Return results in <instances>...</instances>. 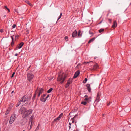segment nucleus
I'll return each instance as SVG.
<instances>
[{
  "mask_svg": "<svg viewBox=\"0 0 131 131\" xmlns=\"http://www.w3.org/2000/svg\"><path fill=\"white\" fill-rule=\"evenodd\" d=\"M5 8H6L7 9V10H8L9 12H10V10L9 9H8V8H7L6 6H5Z\"/></svg>",
  "mask_w": 131,
  "mask_h": 131,
  "instance_id": "nucleus-40",
  "label": "nucleus"
},
{
  "mask_svg": "<svg viewBox=\"0 0 131 131\" xmlns=\"http://www.w3.org/2000/svg\"><path fill=\"white\" fill-rule=\"evenodd\" d=\"M43 91V89L42 88H40L38 90H37L36 91L35 93L36 94V95H37L38 97H39L40 94L42 93Z\"/></svg>",
  "mask_w": 131,
  "mask_h": 131,
  "instance_id": "nucleus-4",
  "label": "nucleus"
},
{
  "mask_svg": "<svg viewBox=\"0 0 131 131\" xmlns=\"http://www.w3.org/2000/svg\"><path fill=\"white\" fill-rule=\"evenodd\" d=\"M96 57H94V59H96Z\"/></svg>",
  "mask_w": 131,
  "mask_h": 131,
  "instance_id": "nucleus-59",
  "label": "nucleus"
},
{
  "mask_svg": "<svg viewBox=\"0 0 131 131\" xmlns=\"http://www.w3.org/2000/svg\"><path fill=\"white\" fill-rule=\"evenodd\" d=\"M26 2L30 6H31L32 5L31 3H30L29 1H26Z\"/></svg>",
  "mask_w": 131,
  "mask_h": 131,
  "instance_id": "nucleus-27",
  "label": "nucleus"
},
{
  "mask_svg": "<svg viewBox=\"0 0 131 131\" xmlns=\"http://www.w3.org/2000/svg\"><path fill=\"white\" fill-rule=\"evenodd\" d=\"M16 117V115L15 114H13L12 115L9 122V124H11L13 122Z\"/></svg>",
  "mask_w": 131,
  "mask_h": 131,
  "instance_id": "nucleus-3",
  "label": "nucleus"
},
{
  "mask_svg": "<svg viewBox=\"0 0 131 131\" xmlns=\"http://www.w3.org/2000/svg\"><path fill=\"white\" fill-rule=\"evenodd\" d=\"M31 66H30L29 67L27 68L26 71H28L29 69H30V67H31Z\"/></svg>",
  "mask_w": 131,
  "mask_h": 131,
  "instance_id": "nucleus-44",
  "label": "nucleus"
},
{
  "mask_svg": "<svg viewBox=\"0 0 131 131\" xmlns=\"http://www.w3.org/2000/svg\"><path fill=\"white\" fill-rule=\"evenodd\" d=\"M104 114H103V117L104 116Z\"/></svg>",
  "mask_w": 131,
  "mask_h": 131,
  "instance_id": "nucleus-60",
  "label": "nucleus"
},
{
  "mask_svg": "<svg viewBox=\"0 0 131 131\" xmlns=\"http://www.w3.org/2000/svg\"><path fill=\"white\" fill-rule=\"evenodd\" d=\"M14 41H12V42L11 43V46H13V45L14 44Z\"/></svg>",
  "mask_w": 131,
  "mask_h": 131,
  "instance_id": "nucleus-31",
  "label": "nucleus"
},
{
  "mask_svg": "<svg viewBox=\"0 0 131 131\" xmlns=\"http://www.w3.org/2000/svg\"><path fill=\"white\" fill-rule=\"evenodd\" d=\"M21 102L20 101H19L17 103V105L16 106V107H18V106L20 104Z\"/></svg>",
  "mask_w": 131,
  "mask_h": 131,
  "instance_id": "nucleus-36",
  "label": "nucleus"
},
{
  "mask_svg": "<svg viewBox=\"0 0 131 131\" xmlns=\"http://www.w3.org/2000/svg\"><path fill=\"white\" fill-rule=\"evenodd\" d=\"M110 104V103H109L108 104V105Z\"/></svg>",
  "mask_w": 131,
  "mask_h": 131,
  "instance_id": "nucleus-56",
  "label": "nucleus"
},
{
  "mask_svg": "<svg viewBox=\"0 0 131 131\" xmlns=\"http://www.w3.org/2000/svg\"><path fill=\"white\" fill-rule=\"evenodd\" d=\"M98 68V65L97 64H96L94 66L93 69L95 70H96Z\"/></svg>",
  "mask_w": 131,
  "mask_h": 131,
  "instance_id": "nucleus-17",
  "label": "nucleus"
},
{
  "mask_svg": "<svg viewBox=\"0 0 131 131\" xmlns=\"http://www.w3.org/2000/svg\"><path fill=\"white\" fill-rule=\"evenodd\" d=\"M69 126H70L71 125V124L70 122H69Z\"/></svg>",
  "mask_w": 131,
  "mask_h": 131,
  "instance_id": "nucleus-51",
  "label": "nucleus"
},
{
  "mask_svg": "<svg viewBox=\"0 0 131 131\" xmlns=\"http://www.w3.org/2000/svg\"><path fill=\"white\" fill-rule=\"evenodd\" d=\"M66 78L65 75L63 74L59 73V74L57 79V81L60 82L61 83H62Z\"/></svg>",
  "mask_w": 131,
  "mask_h": 131,
  "instance_id": "nucleus-1",
  "label": "nucleus"
},
{
  "mask_svg": "<svg viewBox=\"0 0 131 131\" xmlns=\"http://www.w3.org/2000/svg\"><path fill=\"white\" fill-rule=\"evenodd\" d=\"M95 39V38H92L91 39H90L88 41V43H91L92 42H93L94 41Z\"/></svg>",
  "mask_w": 131,
  "mask_h": 131,
  "instance_id": "nucleus-18",
  "label": "nucleus"
},
{
  "mask_svg": "<svg viewBox=\"0 0 131 131\" xmlns=\"http://www.w3.org/2000/svg\"><path fill=\"white\" fill-rule=\"evenodd\" d=\"M69 129H70L71 128V127L70 126H69Z\"/></svg>",
  "mask_w": 131,
  "mask_h": 131,
  "instance_id": "nucleus-53",
  "label": "nucleus"
},
{
  "mask_svg": "<svg viewBox=\"0 0 131 131\" xmlns=\"http://www.w3.org/2000/svg\"><path fill=\"white\" fill-rule=\"evenodd\" d=\"M92 62V61H90V62H85L84 64H87L88 63H90V62Z\"/></svg>",
  "mask_w": 131,
  "mask_h": 131,
  "instance_id": "nucleus-39",
  "label": "nucleus"
},
{
  "mask_svg": "<svg viewBox=\"0 0 131 131\" xmlns=\"http://www.w3.org/2000/svg\"><path fill=\"white\" fill-rule=\"evenodd\" d=\"M60 119V118L58 116L57 118H56L55 119H54V121H56L57 120L59 121Z\"/></svg>",
  "mask_w": 131,
  "mask_h": 131,
  "instance_id": "nucleus-29",
  "label": "nucleus"
},
{
  "mask_svg": "<svg viewBox=\"0 0 131 131\" xmlns=\"http://www.w3.org/2000/svg\"><path fill=\"white\" fill-rule=\"evenodd\" d=\"M15 72H13V73L12 74V76H11V77H12V78L13 77V76H14V74H15Z\"/></svg>",
  "mask_w": 131,
  "mask_h": 131,
  "instance_id": "nucleus-42",
  "label": "nucleus"
},
{
  "mask_svg": "<svg viewBox=\"0 0 131 131\" xmlns=\"http://www.w3.org/2000/svg\"><path fill=\"white\" fill-rule=\"evenodd\" d=\"M9 111L8 110H7L6 112V113L5 114V115H7V114H8L9 113Z\"/></svg>",
  "mask_w": 131,
  "mask_h": 131,
  "instance_id": "nucleus-32",
  "label": "nucleus"
},
{
  "mask_svg": "<svg viewBox=\"0 0 131 131\" xmlns=\"http://www.w3.org/2000/svg\"><path fill=\"white\" fill-rule=\"evenodd\" d=\"M117 22L116 21H114L113 24L112 26V28H115L117 27Z\"/></svg>",
  "mask_w": 131,
  "mask_h": 131,
  "instance_id": "nucleus-12",
  "label": "nucleus"
},
{
  "mask_svg": "<svg viewBox=\"0 0 131 131\" xmlns=\"http://www.w3.org/2000/svg\"><path fill=\"white\" fill-rule=\"evenodd\" d=\"M32 127V124H31V125L30 126V128L31 129Z\"/></svg>",
  "mask_w": 131,
  "mask_h": 131,
  "instance_id": "nucleus-55",
  "label": "nucleus"
},
{
  "mask_svg": "<svg viewBox=\"0 0 131 131\" xmlns=\"http://www.w3.org/2000/svg\"><path fill=\"white\" fill-rule=\"evenodd\" d=\"M27 99L28 97L25 96H24L21 99V102H25L27 100Z\"/></svg>",
  "mask_w": 131,
  "mask_h": 131,
  "instance_id": "nucleus-9",
  "label": "nucleus"
},
{
  "mask_svg": "<svg viewBox=\"0 0 131 131\" xmlns=\"http://www.w3.org/2000/svg\"><path fill=\"white\" fill-rule=\"evenodd\" d=\"M86 86H87V90H88V91L90 92H91V88L90 87V85L89 84H87L86 85Z\"/></svg>",
  "mask_w": 131,
  "mask_h": 131,
  "instance_id": "nucleus-13",
  "label": "nucleus"
},
{
  "mask_svg": "<svg viewBox=\"0 0 131 131\" xmlns=\"http://www.w3.org/2000/svg\"><path fill=\"white\" fill-rule=\"evenodd\" d=\"M75 131H79L78 130H77Z\"/></svg>",
  "mask_w": 131,
  "mask_h": 131,
  "instance_id": "nucleus-62",
  "label": "nucleus"
},
{
  "mask_svg": "<svg viewBox=\"0 0 131 131\" xmlns=\"http://www.w3.org/2000/svg\"><path fill=\"white\" fill-rule=\"evenodd\" d=\"M6 16V14L4 13L3 14H2V18L3 19H4V18H5Z\"/></svg>",
  "mask_w": 131,
  "mask_h": 131,
  "instance_id": "nucleus-21",
  "label": "nucleus"
},
{
  "mask_svg": "<svg viewBox=\"0 0 131 131\" xmlns=\"http://www.w3.org/2000/svg\"><path fill=\"white\" fill-rule=\"evenodd\" d=\"M77 35V32L76 30L74 31L72 35V36L73 37H75Z\"/></svg>",
  "mask_w": 131,
  "mask_h": 131,
  "instance_id": "nucleus-11",
  "label": "nucleus"
},
{
  "mask_svg": "<svg viewBox=\"0 0 131 131\" xmlns=\"http://www.w3.org/2000/svg\"><path fill=\"white\" fill-rule=\"evenodd\" d=\"M72 80L70 79L68 80L67 84L69 85L70 84H71L72 83Z\"/></svg>",
  "mask_w": 131,
  "mask_h": 131,
  "instance_id": "nucleus-16",
  "label": "nucleus"
},
{
  "mask_svg": "<svg viewBox=\"0 0 131 131\" xmlns=\"http://www.w3.org/2000/svg\"><path fill=\"white\" fill-rule=\"evenodd\" d=\"M34 115H32L31 116V117L29 119V123H30L31 122V124H32V120L34 118Z\"/></svg>",
  "mask_w": 131,
  "mask_h": 131,
  "instance_id": "nucleus-15",
  "label": "nucleus"
},
{
  "mask_svg": "<svg viewBox=\"0 0 131 131\" xmlns=\"http://www.w3.org/2000/svg\"><path fill=\"white\" fill-rule=\"evenodd\" d=\"M18 55V54L17 53H16L15 54V56H17Z\"/></svg>",
  "mask_w": 131,
  "mask_h": 131,
  "instance_id": "nucleus-54",
  "label": "nucleus"
},
{
  "mask_svg": "<svg viewBox=\"0 0 131 131\" xmlns=\"http://www.w3.org/2000/svg\"><path fill=\"white\" fill-rule=\"evenodd\" d=\"M81 33V32L80 31H79L78 32V37H79L81 36V35L80 34Z\"/></svg>",
  "mask_w": 131,
  "mask_h": 131,
  "instance_id": "nucleus-25",
  "label": "nucleus"
},
{
  "mask_svg": "<svg viewBox=\"0 0 131 131\" xmlns=\"http://www.w3.org/2000/svg\"><path fill=\"white\" fill-rule=\"evenodd\" d=\"M16 26V25L15 24H14L12 26V27L13 28H14Z\"/></svg>",
  "mask_w": 131,
  "mask_h": 131,
  "instance_id": "nucleus-38",
  "label": "nucleus"
},
{
  "mask_svg": "<svg viewBox=\"0 0 131 131\" xmlns=\"http://www.w3.org/2000/svg\"><path fill=\"white\" fill-rule=\"evenodd\" d=\"M34 75L30 73H28L27 74V80L29 82H31L32 80L34 77Z\"/></svg>",
  "mask_w": 131,
  "mask_h": 131,
  "instance_id": "nucleus-2",
  "label": "nucleus"
},
{
  "mask_svg": "<svg viewBox=\"0 0 131 131\" xmlns=\"http://www.w3.org/2000/svg\"><path fill=\"white\" fill-rule=\"evenodd\" d=\"M69 85L66 84V88H67L69 86Z\"/></svg>",
  "mask_w": 131,
  "mask_h": 131,
  "instance_id": "nucleus-43",
  "label": "nucleus"
},
{
  "mask_svg": "<svg viewBox=\"0 0 131 131\" xmlns=\"http://www.w3.org/2000/svg\"><path fill=\"white\" fill-rule=\"evenodd\" d=\"M75 118V117H73L72 118L71 120L72 121V123H74V119Z\"/></svg>",
  "mask_w": 131,
  "mask_h": 131,
  "instance_id": "nucleus-34",
  "label": "nucleus"
},
{
  "mask_svg": "<svg viewBox=\"0 0 131 131\" xmlns=\"http://www.w3.org/2000/svg\"><path fill=\"white\" fill-rule=\"evenodd\" d=\"M36 93L35 92V94H34V96H33V98H32V99L33 100H34L35 99L36 97Z\"/></svg>",
  "mask_w": 131,
  "mask_h": 131,
  "instance_id": "nucleus-28",
  "label": "nucleus"
},
{
  "mask_svg": "<svg viewBox=\"0 0 131 131\" xmlns=\"http://www.w3.org/2000/svg\"><path fill=\"white\" fill-rule=\"evenodd\" d=\"M87 79L86 78H85L84 80L83 81V83H86L87 81Z\"/></svg>",
  "mask_w": 131,
  "mask_h": 131,
  "instance_id": "nucleus-26",
  "label": "nucleus"
},
{
  "mask_svg": "<svg viewBox=\"0 0 131 131\" xmlns=\"http://www.w3.org/2000/svg\"><path fill=\"white\" fill-rule=\"evenodd\" d=\"M80 74V71L79 70L77 71L74 74L73 77V78H76Z\"/></svg>",
  "mask_w": 131,
  "mask_h": 131,
  "instance_id": "nucleus-8",
  "label": "nucleus"
},
{
  "mask_svg": "<svg viewBox=\"0 0 131 131\" xmlns=\"http://www.w3.org/2000/svg\"><path fill=\"white\" fill-rule=\"evenodd\" d=\"M91 97L85 98L84 99V100L86 101L87 103H89L91 101Z\"/></svg>",
  "mask_w": 131,
  "mask_h": 131,
  "instance_id": "nucleus-10",
  "label": "nucleus"
},
{
  "mask_svg": "<svg viewBox=\"0 0 131 131\" xmlns=\"http://www.w3.org/2000/svg\"><path fill=\"white\" fill-rule=\"evenodd\" d=\"M62 15V13H60V15L59 16V17L58 18V19L57 20V21H58L61 17V16Z\"/></svg>",
  "mask_w": 131,
  "mask_h": 131,
  "instance_id": "nucleus-23",
  "label": "nucleus"
},
{
  "mask_svg": "<svg viewBox=\"0 0 131 131\" xmlns=\"http://www.w3.org/2000/svg\"><path fill=\"white\" fill-rule=\"evenodd\" d=\"M79 64H78V65H77V66H79Z\"/></svg>",
  "mask_w": 131,
  "mask_h": 131,
  "instance_id": "nucleus-61",
  "label": "nucleus"
},
{
  "mask_svg": "<svg viewBox=\"0 0 131 131\" xmlns=\"http://www.w3.org/2000/svg\"><path fill=\"white\" fill-rule=\"evenodd\" d=\"M89 33L90 34L93 35V32H92L90 31H89Z\"/></svg>",
  "mask_w": 131,
  "mask_h": 131,
  "instance_id": "nucleus-37",
  "label": "nucleus"
},
{
  "mask_svg": "<svg viewBox=\"0 0 131 131\" xmlns=\"http://www.w3.org/2000/svg\"><path fill=\"white\" fill-rule=\"evenodd\" d=\"M63 113H61L59 115V117L60 118L62 117L63 115Z\"/></svg>",
  "mask_w": 131,
  "mask_h": 131,
  "instance_id": "nucleus-35",
  "label": "nucleus"
},
{
  "mask_svg": "<svg viewBox=\"0 0 131 131\" xmlns=\"http://www.w3.org/2000/svg\"><path fill=\"white\" fill-rule=\"evenodd\" d=\"M15 11H16V12H17V10H15Z\"/></svg>",
  "mask_w": 131,
  "mask_h": 131,
  "instance_id": "nucleus-57",
  "label": "nucleus"
},
{
  "mask_svg": "<svg viewBox=\"0 0 131 131\" xmlns=\"http://www.w3.org/2000/svg\"><path fill=\"white\" fill-rule=\"evenodd\" d=\"M40 100L42 102H45L46 101V99L44 98V97H41L40 98Z\"/></svg>",
  "mask_w": 131,
  "mask_h": 131,
  "instance_id": "nucleus-19",
  "label": "nucleus"
},
{
  "mask_svg": "<svg viewBox=\"0 0 131 131\" xmlns=\"http://www.w3.org/2000/svg\"><path fill=\"white\" fill-rule=\"evenodd\" d=\"M26 110V108H22L19 110V112L22 114L25 115V113Z\"/></svg>",
  "mask_w": 131,
  "mask_h": 131,
  "instance_id": "nucleus-5",
  "label": "nucleus"
},
{
  "mask_svg": "<svg viewBox=\"0 0 131 131\" xmlns=\"http://www.w3.org/2000/svg\"><path fill=\"white\" fill-rule=\"evenodd\" d=\"M81 104H83L84 105H85L87 104V102L86 101H82Z\"/></svg>",
  "mask_w": 131,
  "mask_h": 131,
  "instance_id": "nucleus-22",
  "label": "nucleus"
},
{
  "mask_svg": "<svg viewBox=\"0 0 131 131\" xmlns=\"http://www.w3.org/2000/svg\"><path fill=\"white\" fill-rule=\"evenodd\" d=\"M23 131H25V130H24Z\"/></svg>",
  "mask_w": 131,
  "mask_h": 131,
  "instance_id": "nucleus-63",
  "label": "nucleus"
},
{
  "mask_svg": "<svg viewBox=\"0 0 131 131\" xmlns=\"http://www.w3.org/2000/svg\"><path fill=\"white\" fill-rule=\"evenodd\" d=\"M13 36H11V38L12 40V41H14V40L13 38Z\"/></svg>",
  "mask_w": 131,
  "mask_h": 131,
  "instance_id": "nucleus-45",
  "label": "nucleus"
},
{
  "mask_svg": "<svg viewBox=\"0 0 131 131\" xmlns=\"http://www.w3.org/2000/svg\"><path fill=\"white\" fill-rule=\"evenodd\" d=\"M28 30H27V33H28Z\"/></svg>",
  "mask_w": 131,
  "mask_h": 131,
  "instance_id": "nucleus-58",
  "label": "nucleus"
},
{
  "mask_svg": "<svg viewBox=\"0 0 131 131\" xmlns=\"http://www.w3.org/2000/svg\"><path fill=\"white\" fill-rule=\"evenodd\" d=\"M33 111V110L32 109H29L28 110H26L25 113V117H26L28 116Z\"/></svg>",
  "mask_w": 131,
  "mask_h": 131,
  "instance_id": "nucleus-6",
  "label": "nucleus"
},
{
  "mask_svg": "<svg viewBox=\"0 0 131 131\" xmlns=\"http://www.w3.org/2000/svg\"><path fill=\"white\" fill-rule=\"evenodd\" d=\"M88 95H85L84 96V97H85V98H86V97H88Z\"/></svg>",
  "mask_w": 131,
  "mask_h": 131,
  "instance_id": "nucleus-48",
  "label": "nucleus"
},
{
  "mask_svg": "<svg viewBox=\"0 0 131 131\" xmlns=\"http://www.w3.org/2000/svg\"><path fill=\"white\" fill-rule=\"evenodd\" d=\"M49 95H48L45 98V99H46V100H47V99L48 98V97H49Z\"/></svg>",
  "mask_w": 131,
  "mask_h": 131,
  "instance_id": "nucleus-41",
  "label": "nucleus"
},
{
  "mask_svg": "<svg viewBox=\"0 0 131 131\" xmlns=\"http://www.w3.org/2000/svg\"><path fill=\"white\" fill-rule=\"evenodd\" d=\"M19 35H16L15 36V40L17 39L18 38Z\"/></svg>",
  "mask_w": 131,
  "mask_h": 131,
  "instance_id": "nucleus-30",
  "label": "nucleus"
},
{
  "mask_svg": "<svg viewBox=\"0 0 131 131\" xmlns=\"http://www.w3.org/2000/svg\"><path fill=\"white\" fill-rule=\"evenodd\" d=\"M3 31V30L2 29H1V32H2Z\"/></svg>",
  "mask_w": 131,
  "mask_h": 131,
  "instance_id": "nucleus-50",
  "label": "nucleus"
},
{
  "mask_svg": "<svg viewBox=\"0 0 131 131\" xmlns=\"http://www.w3.org/2000/svg\"><path fill=\"white\" fill-rule=\"evenodd\" d=\"M104 31V29H101L99 30V33H101Z\"/></svg>",
  "mask_w": 131,
  "mask_h": 131,
  "instance_id": "nucleus-24",
  "label": "nucleus"
},
{
  "mask_svg": "<svg viewBox=\"0 0 131 131\" xmlns=\"http://www.w3.org/2000/svg\"><path fill=\"white\" fill-rule=\"evenodd\" d=\"M24 44V43L23 42H21L19 45L17 46V47L15 49V50H17L18 49L21 48Z\"/></svg>",
  "mask_w": 131,
  "mask_h": 131,
  "instance_id": "nucleus-7",
  "label": "nucleus"
},
{
  "mask_svg": "<svg viewBox=\"0 0 131 131\" xmlns=\"http://www.w3.org/2000/svg\"><path fill=\"white\" fill-rule=\"evenodd\" d=\"M14 91H12V92H11V93H12V94L13 93H14Z\"/></svg>",
  "mask_w": 131,
  "mask_h": 131,
  "instance_id": "nucleus-52",
  "label": "nucleus"
},
{
  "mask_svg": "<svg viewBox=\"0 0 131 131\" xmlns=\"http://www.w3.org/2000/svg\"><path fill=\"white\" fill-rule=\"evenodd\" d=\"M100 97V96L99 95V94L98 93L97 94V96L96 97V98L95 100V101L96 102H98L99 101Z\"/></svg>",
  "mask_w": 131,
  "mask_h": 131,
  "instance_id": "nucleus-14",
  "label": "nucleus"
},
{
  "mask_svg": "<svg viewBox=\"0 0 131 131\" xmlns=\"http://www.w3.org/2000/svg\"><path fill=\"white\" fill-rule=\"evenodd\" d=\"M64 38L66 40V39H67L68 38V36H66Z\"/></svg>",
  "mask_w": 131,
  "mask_h": 131,
  "instance_id": "nucleus-47",
  "label": "nucleus"
},
{
  "mask_svg": "<svg viewBox=\"0 0 131 131\" xmlns=\"http://www.w3.org/2000/svg\"><path fill=\"white\" fill-rule=\"evenodd\" d=\"M39 125H38L35 131H36V130H39Z\"/></svg>",
  "mask_w": 131,
  "mask_h": 131,
  "instance_id": "nucleus-33",
  "label": "nucleus"
},
{
  "mask_svg": "<svg viewBox=\"0 0 131 131\" xmlns=\"http://www.w3.org/2000/svg\"><path fill=\"white\" fill-rule=\"evenodd\" d=\"M109 21L110 23H111L112 21V20L111 19H109Z\"/></svg>",
  "mask_w": 131,
  "mask_h": 131,
  "instance_id": "nucleus-49",
  "label": "nucleus"
},
{
  "mask_svg": "<svg viewBox=\"0 0 131 131\" xmlns=\"http://www.w3.org/2000/svg\"><path fill=\"white\" fill-rule=\"evenodd\" d=\"M46 96V94H43L42 96H41V97H44Z\"/></svg>",
  "mask_w": 131,
  "mask_h": 131,
  "instance_id": "nucleus-46",
  "label": "nucleus"
},
{
  "mask_svg": "<svg viewBox=\"0 0 131 131\" xmlns=\"http://www.w3.org/2000/svg\"><path fill=\"white\" fill-rule=\"evenodd\" d=\"M53 89L52 88H50L49 90H48L47 91V92L48 93H49L51 92L52 91Z\"/></svg>",
  "mask_w": 131,
  "mask_h": 131,
  "instance_id": "nucleus-20",
  "label": "nucleus"
}]
</instances>
